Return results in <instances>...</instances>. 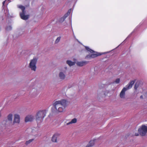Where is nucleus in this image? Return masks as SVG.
<instances>
[{"label":"nucleus","instance_id":"obj_1","mask_svg":"<svg viewBox=\"0 0 147 147\" xmlns=\"http://www.w3.org/2000/svg\"><path fill=\"white\" fill-rule=\"evenodd\" d=\"M66 106V100H62L55 101L53 104V109H54L55 112L61 113L65 111Z\"/></svg>","mask_w":147,"mask_h":147},{"label":"nucleus","instance_id":"obj_2","mask_svg":"<svg viewBox=\"0 0 147 147\" xmlns=\"http://www.w3.org/2000/svg\"><path fill=\"white\" fill-rule=\"evenodd\" d=\"M7 119L3 120L1 124V126L3 129L8 128L9 125V122H12L13 119V114L11 113L9 114L7 116Z\"/></svg>","mask_w":147,"mask_h":147},{"label":"nucleus","instance_id":"obj_3","mask_svg":"<svg viewBox=\"0 0 147 147\" xmlns=\"http://www.w3.org/2000/svg\"><path fill=\"white\" fill-rule=\"evenodd\" d=\"M45 115V112L44 110L40 111L38 112L35 116L37 123H40L42 122Z\"/></svg>","mask_w":147,"mask_h":147},{"label":"nucleus","instance_id":"obj_4","mask_svg":"<svg viewBox=\"0 0 147 147\" xmlns=\"http://www.w3.org/2000/svg\"><path fill=\"white\" fill-rule=\"evenodd\" d=\"M86 49L88 51L90 52L91 53H93L91 54H89L86 56L85 58L86 59H90L96 57H97L100 55L101 54L100 53L95 52L93 50L90 49L88 47H85Z\"/></svg>","mask_w":147,"mask_h":147},{"label":"nucleus","instance_id":"obj_5","mask_svg":"<svg viewBox=\"0 0 147 147\" xmlns=\"http://www.w3.org/2000/svg\"><path fill=\"white\" fill-rule=\"evenodd\" d=\"M67 70L66 66L62 68L59 70L58 77L61 80H64L66 78V73Z\"/></svg>","mask_w":147,"mask_h":147},{"label":"nucleus","instance_id":"obj_6","mask_svg":"<svg viewBox=\"0 0 147 147\" xmlns=\"http://www.w3.org/2000/svg\"><path fill=\"white\" fill-rule=\"evenodd\" d=\"M37 61V59L36 58H34L30 60L29 64V67L32 71H36V63Z\"/></svg>","mask_w":147,"mask_h":147},{"label":"nucleus","instance_id":"obj_7","mask_svg":"<svg viewBox=\"0 0 147 147\" xmlns=\"http://www.w3.org/2000/svg\"><path fill=\"white\" fill-rule=\"evenodd\" d=\"M138 132L140 135L142 136H145L147 133V125H142L138 129Z\"/></svg>","mask_w":147,"mask_h":147},{"label":"nucleus","instance_id":"obj_8","mask_svg":"<svg viewBox=\"0 0 147 147\" xmlns=\"http://www.w3.org/2000/svg\"><path fill=\"white\" fill-rule=\"evenodd\" d=\"M18 7L22 11V13H20V16L21 18H28L29 17V15H25L24 12L25 9V7L22 5H20L18 6Z\"/></svg>","mask_w":147,"mask_h":147},{"label":"nucleus","instance_id":"obj_9","mask_svg":"<svg viewBox=\"0 0 147 147\" xmlns=\"http://www.w3.org/2000/svg\"><path fill=\"white\" fill-rule=\"evenodd\" d=\"M20 122V115L18 114H15L14 115V119L13 122V124H19Z\"/></svg>","mask_w":147,"mask_h":147},{"label":"nucleus","instance_id":"obj_10","mask_svg":"<svg viewBox=\"0 0 147 147\" xmlns=\"http://www.w3.org/2000/svg\"><path fill=\"white\" fill-rule=\"evenodd\" d=\"M34 119V116L31 115H27L25 118V121L26 122L29 121H31Z\"/></svg>","mask_w":147,"mask_h":147},{"label":"nucleus","instance_id":"obj_11","mask_svg":"<svg viewBox=\"0 0 147 147\" xmlns=\"http://www.w3.org/2000/svg\"><path fill=\"white\" fill-rule=\"evenodd\" d=\"M126 88L124 87L123 88L121 91L120 94L119 96L120 97L123 99H124L125 97V92L126 91Z\"/></svg>","mask_w":147,"mask_h":147},{"label":"nucleus","instance_id":"obj_12","mask_svg":"<svg viewBox=\"0 0 147 147\" xmlns=\"http://www.w3.org/2000/svg\"><path fill=\"white\" fill-rule=\"evenodd\" d=\"M89 62L86 61H77L76 63L77 66L82 67L88 63Z\"/></svg>","mask_w":147,"mask_h":147},{"label":"nucleus","instance_id":"obj_13","mask_svg":"<svg viewBox=\"0 0 147 147\" xmlns=\"http://www.w3.org/2000/svg\"><path fill=\"white\" fill-rule=\"evenodd\" d=\"M60 135V134L58 133H56L54 134L52 138V141L54 142H56L57 138Z\"/></svg>","mask_w":147,"mask_h":147},{"label":"nucleus","instance_id":"obj_14","mask_svg":"<svg viewBox=\"0 0 147 147\" xmlns=\"http://www.w3.org/2000/svg\"><path fill=\"white\" fill-rule=\"evenodd\" d=\"M135 81L133 80L131 81L127 86H126V90L131 88L133 85L134 84Z\"/></svg>","mask_w":147,"mask_h":147},{"label":"nucleus","instance_id":"obj_15","mask_svg":"<svg viewBox=\"0 0 147 147\" xmlns=\"http://www.w3.org/2000/svg\"><path fill=\"white\" fill-rule=\"evenodd\" d=\"M77 122V119L76 118H74V119H72L70 121L67 123H66V125H70L72 124L76 123Z\"/></svg>","mask_w":147,"mask_h":147},{"label":"nucleus","instance_id":"obj_16","mask_svg":"<svg viewBox=\"0 0 147 147\" xmlns=\"http://www.w3.org/2000/svg\"><path fill=\"white\" fill-rule=\"evenodd\" d=\"M95 140L94 139L91 140L87 146H88V147H92L94 145Z\"/></svg>","mask_w":147,"mask_h":147},{"label":"nucleus","instance_id":"obj_17","mask_svg":"<svg viewBox=\"0 0 147 147\" xmlns=\"http://www.w3.org/2000/svg\"><path fill=\"white\" fill-rule=\"evenodd\" d=\"M66 63L70 66H71L75 65L76 63L75 62H72L70 60H67L66 61Z\"/></svg>","mask_w":147,"mask_h":147},{"label":"nucleus","instance_id":"obj_18","mask_svg":"<svg viewBox=\"0 0 147 147\" xmlns=\"http://www.w3.org/2000/svg\"><path fill=\"white\" fill-rule=\"evenodd\" d=\"M32 135L34 136H36L37 135L38 132V129L36 128H35L34 129H32Z\"/></svg>","mask_w":147,"mask_h":147},{"label":"nucleus","instance_id":"obj_19","mask_svg":"<svg viewBox=\"0 0 147 147\" xmlns=\"http://www.w3.org/2000/svg\"><path fill=\"white\" fill-rule=\"evenodd\" d=\"M71 11V9H69L66 13L63 16V18H66L70 14Z\"/></svg>","mask_w":147,"mask_h":147},{"label":"nucleus","instance_id":"obj_20","mask_svg":"<svg viewBox=\"0 0 147 147\" xmlns=\"http://www.w3.org/2000/svg\"><path fill=\"white\" fill-rule=\"evenodd\" d=\"M34 140V139H32L30 140H29L27 141L26 142V144L27 145H28V144L30 143L31 142H32Z\"/></svg>","mask_w":147,"mask_h":147},{"label":"nucleus","instance_id":"obj_21","mask_svg":"<svg viewBox=\"0 0 147 147\" xmlns=\"http://www.w3.org/2000/svg\"><path fill=\"white\" fill-rule=\"evenodd\" d=\"M61 39V37H59L57 38L56 39L55 41V43H57L58 42H59Z\"/></svg>","mask_w":147,"mask_h":147},{"label":"nucleus","instance_id":"obj_22","mask_svg":"<svg viewBox=\"0 0 147 147\" xmlns=\"http://www.w3.org/2000/svg\"><path fill=\"white\" fill-rule=\"evenodd\" d=\"M11 29H12V27L11 26H10V25L7 26L6 28V30L7 31L10 30H11Z\"/></svg>","mask_w":147,"mask_h":147},{"label":"nucleus","instance_id":"obj_23","mask_svg":"<svg viewBox=\"0 0 147 147\" xmlns=\"http://www.w3.org/2000/svg\"><path fill=\"white\" fill-rule=\"evenodd\" d=\"M139 86V84L138 83H136L135 84L134 86V88L135 89H137L138 88V87Z\"/></svg>","mask_w":147,"mask_h":147},{"label":"nucleus","instance_id":"obj_24","mask_svg":"<svg viewBox=\"0 0 147 147\" xmlns=\"http://www.w3.org/2000/svg\"><path fill=\"white\" fill-rule=\"evenodd\" d=\"M120 81V80L119 79L117 78L116 79L114 82H115L116 84H118L119 83Z\"/></svg>","mask_w":147,"mask_h":147},{"label":"nucleus","instance_id":"obj_25","mask_svg":"<svg viewBox=\"0 0 147 147\" xmlns=\"http://www.w3.org/2000/svg\"><path fill=\"white\" fill-rule=\"evenodd\" d=\"M59 20H59V22L60 23H62V22H63L64 21V19H59Z\"/></svg>","mask_w":147,"mask_h":147},{"label":"nucleus","instance_id":"obj_26","mask_svg":"<svg viewBox=\"0 0 147 147\" xmlns=\"http://www.w3.org/2000/svg\"><path fill=\"white\" fill-rule=\"evenodd\" d=\"M8 14V18H13V16H10V15H9L8 13H7Z\"/></svg>","mask_w":147,"mask_h":147},{"label":"nucleus","instance_id":"obj_27","mask_svg":"<svg viewBox=\"0 0 147 147\" xmlns=\"http://www.w3.org/2000/svg\"><path fill=\"white\" fill-rule=\"evenodd\" d=\"M140 98H143V96H140Z\"/></svg>","mask_w":147,"mask_h":147},{"label":"nucleus","instance_id":"obj_28","mask_svg":"<svg viewBox=\"0 0 147 147\" xmlns=\"http://www.w3.org/2000/svg\"><path fill=\"white\" fill-rule=\"evenodd\" d=\"M138 133H137V134H135V135L136 136H138Z\"/></svg>","mask_w":147,"mask_h":147},{"label":"nucleus","instance_id":"obj_29","mask_svg":"<svg viewBox=\"0 0 147 147\" xmlns=\"http://www.w3.org/2000/svg\"><path fill=\"white\" fill-rule=\"evenodd\" d=\"M1 111H0V117H1Z\"/></svg>","mask_w":147,"mask_h":147},{"label":"nucleus","instance_id":"obj_30","mask_svg":"<svg viewBox=\"0 0 147 147\" xmlns=\"http://www.w3.org/2000/svg\"><path fill=\"white\" fill-rule=\"evenodd\" d=\"M72 31L73 32V29L72 28Z\"/></svg>","mask_w":147,"mask_h":147},{"label":"nucleus","instance_id":"obj_31","mask_svg":"<svg viewBox=\"0 0 147 147\" xmlns=\"http://www.w3.org/2000/svg\"><path fill=\"white\" fill-rule=\"evenodd\" d=\"M88 146H86V147H88Z\"/></svg>","mask_w":147,"mask_h":147},{"label":"nucleus","instance_id":"obj_32","mask_svg":"<svg viewBox=\"0 0 147 147\" xmlns=\"http://www.w3.org/2000/svg\"><path fill=\"white\" fill-rule=\"evenodd\" d=\"M96 74V73H95V74Z\"/></svg>","mask_w":147,"mask_h":147},{"label":"nucleus","instance_id":"obj_33","mask_svg":"<svg viewBox=\"0 0 147 147\" xmlns=\"http://www.w3.org/2000/svg\"><path fill=\"white\" fill-rule=\"evenodd\" d=\"M25 19V20H26L27 19Z\"/></svg>","mask_w":147,"mask_h":147}]
</instances>
